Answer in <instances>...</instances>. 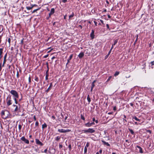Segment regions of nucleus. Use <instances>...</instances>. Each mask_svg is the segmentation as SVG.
<instances>
[{
  "instance_id": "c756f323",
  "label": "nucleus",
  "mask_w": 154,
  "mask_h": 154,
  "mask_svg": "<svg viewBox=\"0 0 154 154\" xmlns=\"http://www.w3.org/2000/svg\"><path fill=\"white\" fill-rule=\"evenodd\" d=\"M21 127H22V126L20 125H18V128H19V130L20 132V131H21Z\"/></svg>"
},
{
  "instance_id": "de8ad7c7",
  "label": "nucleus",
  "mask_w": 154,
  "mask_h": 154,
  "mask_svg": "<svg viewBox=\"0 0 154 154\" xmlns=\"http://www.w3.org/2000/svg\"><path fill=\"white\" fill-rule=\"evenodd\" d=\"M7 56V54L6 53L4 56V59H6Z\"/></svg>"
},
{
  "instance_id": "f03ea898",
  "label": "nucleus",
  "mask_w": 154,
  "mask_h": 154,
  "mask_svg": "<svg viewBox=\"0 0 154 154\" xmlns=\"http://www.w3.org/2000/svg\"><path fill=\"white\" fill-rule=\"evenodd\" d=\"M6 101V105L8 106L12 104V100L11 96L10 95H9L7 97Z\"/></svg>"
},
{
  "instance_id": "9d476101",
  "label": "nucleus",
  "mask_w": 154,
  "mask_h": 154,
  "mask_svg": "<svg viewBox=\"0 0 154 154\" xmlns=\"http://www.w3.org/2000/svg\"><path fill=\"white\" fill-rule=\"evenodd\" d=\"M52 83L51 82L50 83V85L48 88L47 90H46L45 92L47 93H48L49 91L51 89V87H52Z\"/></svg>"
},
{
  "instance_id": "e433bc0d",
  "label": "nucleus",
  "mask_w": 154,
  "mask_h": 154,
  "mask_svg": "<svg viewBox=\"0 0 154 154\" xmlns=\"http://www.w3.org/2000/svg\"><path fill=\"white\" fill-rule=\"evenodd\" d=\"M146 132H148L150 134L151 133L152 131L151 130H146Z\"/></svg>"
},
{
  "instance_id": "7c9ffc66",
  "label": "nucleus",
  "mask_w": 154,
  "mask_h": 154,
  "mask_svg": "<svg viewBox=\"0 0 154 154\" xmlns=\"http://www.w3.org/2000/svg\"><path fill=\"white\" fill-rule=\"evenodd\" d=\"M40 9V8H37V9H35L32 12V13H35V12L36 11H37L39 10V9Z\"/></svg>"
},
{
  "instance_id": "3c124183",
  "label": "nucleus",
  "mask_w": 154,
  "mask_h": 154,
  "mask_svg": "<svg viewBox=\"0 0 154 154\" xmlns=\"http://www.w3.org/2000/svg\"><path fill=\"white\" fill-rule=\"evenodd\" d=\"M8 43H9V44H10V42H11V39L10 38H8Z\"/></svg>"
},
{
  "instance_id": "5fc2aeb1",
  "label": "nucleus",
  "mask_w": 154,
  "mask_h": 154,
  "mask_svg": "<svg viewBox=\"0 0 154 154\" xmlns=\"http://www.w3.org/2000/svg\"><path fill=\"white\" fill-rule=\"evenodd\" d=\"M112 78V76H110L109 77L108 79H107V81H109L110 79Z\"/></svg>"
},
{
  "instance_id": "f8f14e48",
  "label": "nucleus",
  "mask_w": 154,
  "mask_h": 154,
  "mask_svg": "<svg viewBox=\"0 0 154 154\" xmlns=\"http://www.w3.org/2000/svg\"><path fill=\"white\" fill-rule=\"evenodd\" d=\"M102 142L103 143L104 145H106L107 146H110V145L107 142H106L103 140H101Z\"/></svg>"
},
{
  "instance_id": "052dcab7",
  "label": "nucleus",
  "mask_w": 154,
  "mask_h": 154,
  "mask_svg": "<svg viewBox=\"0 0 154 154\" xmlns=\"http://www.w3.org/2000/svg\"><path fill=\"white\" fill-rule=\"evenodd\" d=\"M68 117V116L67 115L66 116L65 118L64 119L65 120H66L67 119Z\"/></svg>"
},
{
  "instance_id": "72a5a7b5",
  "label": "nucleus",
  "mask_w": 154,
  "mask_h": 154,
  "mask_svg": "<svg viewBox=\"0 0 154 154\" xmlns=\"http://www.w3.org/2000/svg\"><path fill=\"white\" fill-rule=\"evenodd\" d=\"M87 148H86V147H85L84 148V153L85 154L87 152Z\"/></svg>"
},
{
  "instance_id": "13d9d810",
  "label": "nucleus",
  "mask_w": 154,
  "mask_h": 154,
  "mask_svg": "<svg viewBox=\"0 0 154 154\" xmlns=\"http://www.w3.org/2000/svg\"><path fill=\"white\" fill-rule=\"evenodd\" d=\"M100 21L103 24V25H104V23H103V21L101 20H100Z\"/></svg>"
},
{
  "instance_id": "dca6fc26",
  "label": "nucleus",
  "mask_w": 154,
  "mask_h": 154,
  "mask_svg": "<svg viewBox=\"0 0 154 154\" xmlns=\"http://www.w3.org/2000/svg\"><path fill=\"white\" fill-rule=\"evenodd\" d=\"M85 126L87 127H90L91 126V123L88 122L87 123L85 124Z\"/></svg>"
},
{
  "instance_id": "c85d7f7f",
  "label": "nucleus",
  "mask_w": 154,
  "mask_h": 154,
  "mask_svg": "<svg viewBox=\"0 0 154 154\" xmlns=\"http://www.w3.org/2000/svg\"><path fill=\"white\" fill-rule=\"evenodd\" d=\"M74 16V13L73 12H72V14L70 15L69 16V18H72V17H73Z\"/></svg>"
},
{
  "instance_id": "e2e57ef3",
  "label": "nucleus",
  "mask_w": 154,
  "mask_h": 154,
  "mask_svg": "<svg viewBox=\"0 0 154 154\" xmlns=\"http://www.w3.org/2000/svg\"><path fill=\"white\" fill-rule=\"evenodd\" d=\"M111 51H112V50L110 49V51H109V53H108V55H109L110 54Z\"/></svg>"
},
{
  "instance_id": "7ed1b4c3",
  "label": "nucleus",
  "mask_w": 154,
  "mask_h": 154,
  "mask_svg": "<svg viewBox=\"0 0 154 154\" xmlns=\"http://www.w3.org/2000/svg\"><path fill=\"white\" fill-rule=\"evenodd\" d=\"M82 131L86 134L88 133H92L95 132V130L93 128H89L87 130H82Z\"/></svg>"
},
{
  "instance_id": "aec40b11",
  "label": "nucleus",
  "mask_w": 154,
  "mask_h": 154,
  "mask_svg": "<svg viewBox=\"0 0 154 154\" xmlns=\"http://www.w3.org/2000/svg\"><path fill=\"white\" fill-rule=\"evenodd\" d=\"M3 49L2 48H0V57L1 58L2 56V54L3 53Z\"/></svg>"
},
{
  "instance_id": "2eb2a0df",
  "label": "nucleus",
  "mask_w": 154,
  "mask_h": 154,
  "mask_svg": "<svg viewBox=\"0 0 154 154\" xmlns=\"http://www.w3.org/2000/svg\"><path fill=\"white\" fill-rule=\"evenodd\" d=\"M136 147L137 148H138L139 149V152H140V153H143L142 149V148L141 147H140V146H137Z\"/></svg>"
},
{
  "instance_id": "a18cd8bd",
  "label": "nucleus",
  "mask_w": 154,
  "mask_h": 154,
  "mask_svg": "<svg viewBox=\"0 0 154 154\" xmlns=\"http://www.w3.org/2000/svg\"><path fill=\"white\" fill-rule=\"evenodd\" d=\"M24 38H23L21 40V42H20V43L22 44H23V40H24Z\"/></svg>"
},
{
  "instance_id": "a878e982",
  "label": "nucleus",
  "mask_w": 154,
  "mask_h": 154,
  "mask_svg": "<svg viewBox=\"0 0 154 154\" xmlns=\"http://www.w3.org/2000/svg\"><path fill=\"white\" fill-rule=\"evenodd\" d=\"M118 41V39H116V40H115L114 41V42L113 44H112L113 45H115L117 43Z\"/></svg>"
},
{
  "instance_id": "680f3d73",
  "label": "nucleus",
  "mask_w": 154,
  "mask_h": 154,
  "mask_svg": "<svg viewBox=\"0 0 154 154\" xmlns=\"http://www.w3.org/2000/svg\"><path fill=\"white\" fill-rule=\"evenodd\" d=\"M102 152V149H100L99 151V152L100 153H101Z\"/></svg>"
},
{
  "instance_id": "09e8293b",
  "label": "nucleus",
  "mask_w": 154,
  "mask_h": 154,
  "mask_svg": "<svg viewBox=\"0 0 154 154\" xmlns=\"http://www.w3.org/2000/svg\"><path fill=\"white\" fill-rule=\"evenodd\" d=\"M17 78H18L19 77V72L18 71L17 72Z\"/></svg>"
},
{
  "instance_id": "0eeeda50",
  "label": "nucleus",
  "mask_w": 154,
  "mask_h": 154,
  "mask_svg": "<svg viewBox=\"0 0 154 154\" xmlns=\"http://www.w3.org/2000/svg\"><path fill=\"white\" fill-rule=\"evenodd\" d=\"M20 140L23 141L26 144H29V140L26 139L25 137H22L20 138Z\"/></svg>"
},
{
  "instance_id": "39448f33",
  "label": "nucleus",
  "mask_w": 154,
  "mask_h": 154,
  "mask_svg": "<svg viewBox=\"0 0 154 154\" xmlns=\"http://www.w3.org/2000/svg\"><path fill=\"white\" fill-rule=\"evenodd\" d=\"M58 131L60 133H65L66 132H69L71 131L69 129L65 130L63 129H58Z\"/></svg>"
},
{
  "instance_id": "338daca9",
  "label": "nucleus",
  "mask_w": 154,
  "mask_h": 154,
  "mask_svg": "<svg viewBox=\"0 0 154 154\" xmlns=\"http://www.w3.org/2000/svg\"><path fill=\"white\" fill-rule=\"evenodd\" d=\"M113 110H116V106H115L114 107H113Z\"/></svg>"
},
{
  "instance_id": "5701e85b",
  "label": "nucleus",
  "mask_w": 154,
  "mask_h": 154,
  "mask_svg": "<svg viewBox=\"0 0 154 154\" xmlns=\"http://www.w3.org/2000/svg\"><path fill=\"white\" fill-rule=\"evenodd\" d=\"M60 138V137L59 136H57V137L55 138V140L57 141H58Z\"/></svg>"
},
{
  "instance_id": "473e14b6",
  "label": "nucleus",
  "mask_w": 154,
  "mask_h": 154,
  "mask_svg": "<svg viewBox=\"0 0 154 154\" xmlns=\"http://www.w3.org/2000/svg\"><path fill=\"white\" fill-rule=\"evenodd\" d=\"M68 147L69 148V150L70 151L71 150V144H69L68 146Z\"/></svg>"
},
{
  "instance_id": "f704fd0d",
  "label": "nucleus",
  "mask_w": 154,
  "mask_h": 154,
  "mask_svg": "<svg viewBox=\"0 0 154 154\" xmlns=\"http://www.w3.org/2000/svg\"><path fill=\"white\" fill-rule=\"evenodd\" d=\"M136 37H137V38L136 39V40L134 42V44H135L137 41V40H138V35H136Z\"/></svg>"
},
{
  "instance_id": "8fccbe9b",
  "label": "nucleus",
  "mask_w": 154,
  "mask_h": 154,
  "mask_svg": "<svg viewBox=\"0 0 154 154\" xmlns=\"http://www.w3.org/2000/svg\"><path fill=\"white\" fill-rule=\"evenodd\" d=\"M67 0H62V2L64 3L66 2Z\"/></svg>"
},
{
  "instance_id": "603ef678",
  "label": "nucleus",
  "mask_w": 154,
  "mask_h": 154,
  "mask_svg": "<svg viewBox=\"0 0 154 154\" xmlns=\"http://www.w3.org/2000/svg\"><path fill=\"white\" fill-rule=\"evenodd\" d=\"M37 5L34 4V5H31V7H32V8H33L34 6H37Z\"/></svg>"
},
{
  "instance_id": "f3484780",
  "label": "nucleus",
  "mask_w": 154,
  "mask_h": 154,
  "mask_svg": "<svg viewBox=\"0 0 154 154\" xmlns=\"http://www.w3.org/2000/svg\"><path fill=\"white\" fill-rule=\"evenodd\" d=\"M133 119H134L137 121L140 122V120L139 119H138L136 116H134L132 118Z\"/></svg>"
},
{
  "instance_id": "9b49d317",
  "label": "nucleus",
  "mask_w": 154,
  "mask_h": 154,
  "mask_svg": "<svg viewBox=\"0 0 154 154\" xmlns=\"http://www.w3.org/2000/svg\"><path fill=\"white\" fill-rule=\"evenodd\" d=\"M94 30L93 29H92L91 30V32L90 34V36L92 39H93L94 38Z\"/></svg>"
},
{
  "instance_id": "1a4fd4ad",
  "label": "nucleus",
  "mask_w": 154,
  "mask_h": 154,
  "mask_svg": "<svg viewBox=\"0 0 154 154\" xmlns=\"http://www.w3.org/2000/svg\"><path fill=\"white\" fill-rule=\"evenodd\" d=\"M55 12V9L54 8H52L51 9V12L49 14V17H50Z\"/></svg>"
},
{
  "instance_id": "58836bf2",
  "label": "nucleus",
  "mask_w": 154,
  "mask_h": 154,
  "mask_svg": "<svg viewBox=\"0 0 154 154\" xmlns=\"http://www.w3.org/2000/svg\"><path fill=\"white\" fill-rule=\"evenodd\" d=\"M106 26L107 27V28L109 29V30H110V29L109 28V25L108 24H106Z\"/></svg>"
},
{
  "instance_id": "a19ab883",
  "label": "nucleus",
  "mask_w": 154,
  "mask_h": 154,
  "mask_svg": "<svg viewBox=\"0 0 154 154\" xmlns=\"http://www.w3.org/2000/svg\"><path fill=\"white\" fill-rule=\"evenodd\" d=\"M47 150H48L47 149H46L44 150V152L42 151V152H44L45 153H46L47 152Z\"/></svg>"
},
{
  "instance_id": "2f4dec72",
  "label": "nucleus",
  "mask_w": 154,
  "mask_h": 154,
  "mask_svg": "<svg viewBox=\"0 0 154 154\" xmlns=\"http://www.w3.org/2000/svg\"><path fill=\"white\" fill-rule=\"evenodd\" d=\"M125 142L128 143V145H130L131 144V141H128V140H125Z\"/></svg>"
},
{
  "instance_id": "cd10ccee",
  "label": "nucleus",
  "mask_w": 154,
  "mask_h": 154,
  "mask_svg": "<svg viewBox=\"0 0 154 154\" xmlns=\"http://www.w3.org/2000/svg\"><path fill=\"white\" fill-rule=\"evenodd\" d=\"M17 98H14V100L15 101V103L16 104H18V102H17Z\"/></svg>"
},
{
  "instance_id": "bb28decb",
  "label": "nucleus",
  "mask_w": 154,
  "mask_h": 154,
  "mask_svg": "<svg viewBox=\"0 0 154 154\" xmlns=\"http://www.w3.org/2000/svg\"><path fill=\"white\" fill-rule=\"evenodd\" d=\"M26 8L28 10H30L31 9H32V7H31H31H29V6L26 7Z\"/></svg>"
},
{
  "instance_id": "ea45409f",
  "label": "nucleus",
  "mask_w": 154,
  "mask_h": 154,
  "mask_svg": "<svg viewBox=\"0 0 154 154\" xmlns=\"http://www.w3.org/2000/svg\"><path fill=\"white\" fill-rule=\"evenodd\" d=\"M62 147H63L62 145L60 144H59V148L60 149H61V148H62Z\"/></svg>"
},
{
  "instance_id": "4be33fe9",
  "label": "nucleus",
  "mask_w": 154,
  "mask_h": 154,
  "mask_svg": "<svg viewBox=\"0 0 154 154\" xmlns=\"http://www.w3.org/2000/svg\"><path fill=\"white\" fill-rule=\"evenodd\" d=\"M119 74V72L118 71H116L114 74V75L115 76H116L117 75H118Z\"/></svg>"
},
{
  "instance_id": "f257e3e1",
  "label": "nucleus",
  "mask_w": 154,
  "mask_h": 154,
  "mask_svg": "<svg viewBox=\"0 0 154 154\" xmlns=\"http://www.w3.org/2000/svg\"><path fill=\"white\" fill-rule=\"evenodd\" d=\"M1 116L2 118L5 119L10 116V114L9 111L7 110H2L1 113Z\"/></svg>"
},
{
  "instance_id": "37998d69",
  "label": "nucleus",
  "mask_w": 154,
  "mask_h": 154,
  "mask_svg": "<svg viewBox=\"0 0 154 154\" xmlns=\"http://www.w3.org/2000/svg\"><path fill=\"white\" fill-rule=\"evenodd\" d=\"M48 76H49V75H46V76H45V80H47L48 79Z\"/></svg>"
},
{
  "instance_id": "6e6d98bb",
  "label": "nucleus",
  "mask_w": 154,
  "mask_h": 154,
  "mask_svg": "<svg viewBox=\"0 0 154 154\" xmlns=\"http://www.w3.org/2000/svg\"><path fill=\"white\" fill-rule=\"evenodd\" d=\"M151 65H152V66L154 65V61H152V62H151Z\"/></svg>"
},
{
  "instance_id": "49530a36",
  "label": "nucleus",
  "mask_w": 154,
  "mask_h": 154,
  "mask_svg": "<svg viewBox=\"0 0 154 154\" xmlns=\"http://www.w3.org/2000/svg\"><path fill=\"white\" fill-rule=\"evenodd\" d=\"M48 55H49L48 54H47V55L44 56L43 57V58H46L48 56Z\"/></svg>"
},
{
  "instance_id": "4468645a",
  "label": "nucleus",
  "mask_w": 154,
  "mask_h": 154,
  "mask_svg": "<svg viewBox=\"0 0 154 154\" xmlns=\"http://www.w3.org/2000/svg\"><path fill=\"white\" fill-rule=\"evenodd\" d=\"M84 56V53L83 52H81L78 55V57L80 58H82Z\"/></svg>"
},
{
  "instance_id": "4d7b16f0",
  "label": "nucleus",
  "mask_w": 154,
  "mask_h": 154,
  "mask_svg": "<svg viewBox=\"0 0 154 154\" xmlns=\"http://www.w3.org/2000/svg\"><path fill=\"white\" fill-rule=\"evenodd\" d=\"M94 24H95V26H97V22H96V21H94Z\"/></svg>"
},
{
  "instance_id": "69168bd1",
  "label": "nucleus",
  "mask_w": 154,
  "mask_h": 154,
  "mask_svg": "<svg viewBox=\"0 0 154 154\" xmlns=\"http://www.w3.org/2000/svg\"><path fill=\"white\" fill-rule=\"evenodd\" d=\"M92 121L94 122L95 121V118H93V119H92Z\"/></svg>"
},
{
  "instance_id": "79ce46f5",
  "label": "nucleus",
  "mask_w": 154,
  "mask_h": 154,
  "mask_svg": "<svg viewBox=\"0 0 154 154\" xmlns=\"http://www.w3.org/2000/svg\"><path fill=\"white\" fill-rule=\"evenodd\" d=\"M38 122L37 121L35 123V125L36 126H38Z\"/></svg>"
},
{
  "instance_id": "bf43d9fd",
  "label": "nucleus",
  "mask_w": 154,
  "mask_h": 154,
  "mask_svg": "<svg viewBox=\"0 0 154 154\" xmlns=\"http://www.w3.org/2000/svg\"><path fill=\"white\" fill-rule=\"evenodd\" d=\"M6 59H4L3 63H4V64H5L6 63Z\"/></svg>"
},
{
  "instance_id": "4c0bfd02",
  "label": "nucleus",
  "mask_w": 154,
  "mask_h": 154,
  "mask_svg": "<svg viewBox=\"0 0 154 154\" xmlns=\"http://www.w3.org/2000/svg\"><path fill=\"white\" fill-rule=\"evenodd\" d=\"M48 71H49V69H47L46 72V73H45L46 75H49Z\"/></svg>"
},
{
  "instance_id": "a211bd4d",
  "label": "nucleus",
  "mask_w": 154,
  "mask_h": 154,
  "mask_svg": "<svg viewBox=\"0 0 154 154\" xmlns=\"http://www.w3.org/2000/svg\"><path fill=\"white\" fill-rule=\"evenodd\" d=\"M47 124L45 123L44 124L42 125V129H44V128H47Z\"/></svg>"
},
{
  "instance_id": "393cba45",
  "label": "nucleus",
  "mask_w": 154,
  "mask_h": 154,
  "mask_svg": "<svg viewBox=\"0 0 154 154\" xmlns=\"http://www.w3.org/2000/svg\"><path fill=\"white\" fill-rule=\"evenodd\" d=\"M35 80L36 82H38L39 81L38 78L35 76Z\"/></svg>"
},
{
  "instance_id": "6ab92c4d",
  "label": "nucleus",
  "mask_w": 154,
  "mask_h": 154,
  "mask_svg": "<svg viewBox=\"0 0 154 154\" xmlns=\"http://www.w3.org/2000/svg\"><path fill=\"white\" fill-rule=\"evenodd\" d=\"M87 99L88 100V102H89V103H90V102L91 101V99L89 97V95H88L87 97Z\"/></svg>"
},
{
  "instance_id": "b1692460",
  "label": "nucleus",
  "mask_w": 154,
  "mask_h": 154,
  "mask_svg": "<svg viewBox=\"0 0 154 154\" xmlns=\"http://www.w3.org/2000/svg\"><path fill=\"white\" fill-rule=\"evenodd\" d=\"M81 118L83 120H85V118L84 116L82 115H81Z\"/></svg>"
},
{
  "instance_id": "6e6552de",
  "label": "nucleus",
  "mask_w": 154,
  "mask_h": 154,
  "mask_svg": "<svg viewBox=\"0 0 154 154\" xmlns=\"http://www.w3.org/2000/svg\"><path fill=\"white\" fill-rule=\"evenodd\" d=\"M20 109V104H18V105L15 106V108L14 109V112H17Z\"/></svg>"
},
{
  "instance_id": "864d4df0",
  "label": "nucleus",
  "mask_w": 154,
  "mask_h": 154,
  "mask_svg": "<svg viewBox=\"0 0 154 154\" xmlns=\"http://www.w3.org/2000/svg\"><path fill=\"white\" fill-rule=\"evenodd\" d=\"M29 83H30L31 82V78L30 76L29 78Z\"/></svg>"
},
{
  "instance_id": "423d86ee",
  "label": "nucleus",
  "mask_w": 154,
  "mask_h": 154,
  "mask_svg": "<svg viewBox=\"0 0 154 154\" xmlns=\"http://www.w3.org/2000/svg\"><path fill=\"white\" fill-rule=\"evenodd\" d=\"M35 141L36 144L41 146H43L44 145V144L38 139H35Z\"/></svg>"
},
{
  "instance_id": "c03bdc74",
  "label": "nucleus",
  "mask_w": 154,
  "mask_h": 154,
  "mask_svg": "<svg viewBox=\"0 0 154 154\" xmlns=\"http://www.w3.org/2000/svg\"><path fill=\"white\" fill-rule=\"evenodd\" d=\"M94 86H95L94 84H93V83H92L91 87H92V88H94Z\"/></svg>"
},
{
  "instance_id": "c9c22d12",
  "label": "nucleus",
  "mask_w": 154,
  "mask_h": 154,
  "mask_svg": "<svg viewBox=\"0 0 154 154\" xmlns=\"http://www.w3.org/2000/svg\"><path fill=\"white\" fill-rule=\"evenodd\" d=\"M89 146V143L88 142L87 143L86 145L85 146V147H86V148H87Z\"/></svg>"
},
{
  "instance_id": "20e7f679",
  "label": "nucleus",
  "mask_w": 154,
  "mask_h": 154,
  "mask_svg": "<svg viewBox=\"0 0 154 154\" xmlns=\"http://www.w3.org/2000/svg\"><path fill=\"white\" fill-rule=\"evenodd\" d=\"M10 93L13 96L14 98H18L19 95L17 91L15 90H11L10 91Z\"/></svg>"
},
{
  "instance_id": "0e129e2a",
  "label": "nucleus",
  "mask_w": 154,
  "mask_h": 154,
  "mask_svg": "<svg viewBox=\"0 0 154 154\" xmlns=\"http://www.w3.org/2000/svg\"><path fill=\"white\" fill-rule=\"evenodd\" d=\"M33 119H34V120L35 121L36 120V117H35V116H34Z\"/></svg>"
},
{
  "instance_id": "ddd939ff",
  "label": "nucleus",
  "mask_w": 154,
  "mask_h": 154,
  "mask_svg": "<svg viewBox=\"0 0 154 154\" xmlns=\"http://www.w3.org/2000/svg\"><path fill=\"white\" fill-rule=\"evenodd\" d=\"M72 56H73L72 54H71V55L70 56H69V59H67V63H66V67L67 66V64H68V63L69 62H70V61H69L70 60H71V59L72 58Z\"/></svg>"
},
{
  "instance_id": "412c9836",
  "label": "nucleus",
  "mask_w": 154,
  "mask_h": 154,
  "mask_svg": "<svg viewBox=\"0 0 154 154\" xmlns=\"http://www.w3.org/2000/svg\"><path fill=\"white\" fill-rule=\"evenodd\" d=\"M128 130L130 132L131 134H134V131H133V130L132 129H131L130 128H129Z\"/></svg>"
},
{
  "instance_id": "774afa93",
  "label": "nucleus",
  "mask_w": 154,
  "mask_h": 154,
  "mask_svg": "<svg viewBox=\"0 0 154 154\" xmlns=\"http://www.w3.org/2000/svg\"><path fill=\"white\" fill-rule=\"evenodd\" d=\"M52 118L54 119H55V116H52Z\"/></svg>"
}]
</instances>
